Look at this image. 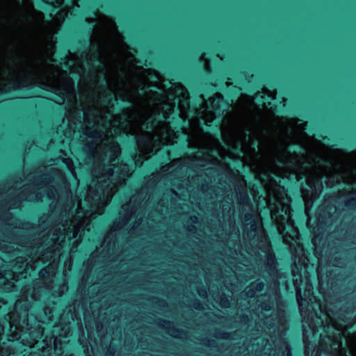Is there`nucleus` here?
<instances>
[{
    "label": "nucleus",
    "mask_w": 356,
    "mask_h": 356,
    "mask_svg": "<svg viewBox=\"0 0 356 356\" xmlns=\"http://www.w3.org/2000/svg\"><path fill=\"white\" fill-rule=\"evenodd\" d=\"M38 6L43 10L50 12H56L61 8V3L58 2V5H55L53 1L49 0H39Z\"/></svg>",
    "instance_id": "f257e3e1"
},
{
    "label": "nucleus",
    "mask_w": 356,
    "mask_h": 356,
    "mask_svg": "<svg viewBox=\"0 0 356 356\" xmlns=\"http://www.w3.org/2000/svg\"><path fill=\"white\" fill-rule=\"evenodd\" d=\"M89 67H97L102 64V60L98 54L92 55L88 60L86 62Z\"/></svg>",
    "instance_id": "f03ea898"
},
{
    "label": "nucleus",
    "mask_w": 356,
    "mask_h": 356,
    "mask_svg": "<svg viewBox=\"0 0 356 356\" xmlns=\"http://www.w3.org/2000/svg\"><path fill=\"white\" fill-rule=\"evenodd\" d=\"M93 24H90V27L88 29V35H87V38L86 39H83V40H78V44L81 47H84V48H86L89 46V43H90V36L91 35V33H92V28H93Z\"/></svg>",
    "instance_id": "7ed1b4c3"
},
{
    "label": "nucleus",
    "mask_w": 356,
    "mask_h": 356,
    "mask_svg": "<svg viewBox=\"0 0 356 356\" xmlns=\"http://www.w3.org/2000/svg\"><path fill=\"white\" fill-rule=\"evenodd\" d=\"M220 103L222 104L223 106H225L226 107H228L229 106V102L226 99H224L222 97H220L218 99L217 102L216 104H214V105H213L214 109L218 112L222 111Z\"/></svg>",
    "instance_id": "20e7f679"
},
{
    "label": "nucleus",
    "mask_w": 356,
    "mask_h": 356,
    "mask_svg": "<svg viewBox=\"0 0 356 356\" xmlns=\"http://www.w3.org/2000/svg\"><path fill=\"white\" fill-rule=\"evenodd\" d=\"M160 122V120L154 119L145 123V127L148 130H153L156 124Z\"/></svg>",
    "instance_id": "39448f33"
},
{
    "label": "nucleus",
    "mask_w": 356,
    "mask_h": 356,
    "mask_svg": "<svg viewBox=\"0 0 356 356\" xmlns=\"http://www.w3.org/2000/svg\"><path fill=\"white\" fill-rule=\"evenodd\" d=\"M269 97V96H266L264 92H257L256 93V98L258 99V101L261 103H264V102Z\"/></svg>",
    "instance_id": "423d86ee"
},
{
    "label": "nucleus",
    "mask_w": 356,
    "mask_h": 356,
    "mask_svg": "<svg viewBox=\"0 0 356 356\" xmlns=\"http://www.w3.org/2000/svg\"><path fill=\"white\" fill-rule=\"evenodd\" d=\"M113 101L115 103L118 104V99L115 97L114 94L112 92H109L104 99V102L106 103H110L111 101Z\"/></svg>",
    "instance_id": "0eeeda50"
},
{
    "label": "nucleus",
    "mask_w": 356,
    "mask_h": 356,
    "mask_svg": "<svg viewBox=\"0 0 356 356\" xmlns=\"http://www.w3.org/2000/svg\"><path fill=\"white\" fill-rule=\"evenodd\" d=\"M66 58H67L66 56H63L60 57V63L63 66H64L65 68L70 69L71 65L69 64L68 62H67Z\"/></svg>",
    "instance_id": "6e6552de"
},
{
    "label": "nucleus",
    "mask_w": 356,
    "mask_h": 356,
    "mask_svg": "<svg viewBox=\"0 0 356 356\" xmlns=\"http://www.w3.org/2000/svg\"><path fill=\"white\" fill-rule=\"evenodd\" d=\"M240 74L242 76L245 78V80H246L247 83H250V79L253 77V74H249L248 73H247L245 71H241L240 72Z\"/></svg>",
    "instance_id": "1a4fd4ad"
},
{
    "label": "nucleus",
    "mask_w": 356,
    "mask_h": 356,
    "mask_svg": "<svg viewBox=\"0 0 356 356\" xmlns=\"http://www.w3.org/2000/svg\"><path fill=\"white\" fill-rule=\"evenodd\" d=\"M233 88H234V91L232 92V96L235 97L239 94V92L242 90V89H241V88H240L239 86H238L236 85L233 86Z\"/></svg>",
    "instance_id": "9d476101"
},
{
    "label": "nucleus",
    "mask_w": 356,
    "mask_h": 356,
    "mask_svg": "<svg viewBox=\"0 0 356 356\" xmlns=\"http://www.w3.org/2000/svg\"><path fill=\"white\" fill-rule=\"evenodd\" d=\"M318 162L321 165H327L330 163V161L325 157L319 156L318 158Z\"/></svg>",
    "instance_id": "9b49d317"
},
{
    "label": "nucleus",
    "mask_w": 356,
    "mask_h": 356,
    "mask_svg": "<svg viewBox=\"0 0 356 356\" xmlns=\"http://www.w3.org/2000/svg\"><path fill=\"white\" fill-rule=\"evenodd\" d=\"M264 284L262 282H259L255 284V289L256 291L260 292L264 289Z\"/></svg>",
    "instance_id": "f8f14e48"
},
{
    "label": "nucleus",
    "mask_w": 356,
    "mask_h": 356,
    "mask_svg": "<svg viewBox=\"0 0 356 356\" xmlns=\"http://www.w3.org/2000/svg\"><path fill=\"white\" fill-rule=\"evenodd\" d=\"M39 275L41 277H48L49 276V270L47 268H42L40 270Z\"/></svg>",
    "instance_id": "ddd939ff"
},
{
    "label": "nucleus",
    "mask_w": 356,
    "mask_h": 356,
    "mask_svg": "<svg viewBox=\"0 0 356 356\" xmlns=\"http://www.w3.org/2000/svg\"><path fill=\"white\" fill-rule=\"evenodd\" d=\"M291 145H292L293 147H296L298 149V151H299V152H300H300H305V147H304V146H302V145H300V144H298V143H293V144H292Z\"/></svg>",
    "instance_id": "4468645a"
},
{
    "label": "nucleus",
    "mask_w": 356,
    "mask_h": 356,
    "mask_svg": "<svg viewBox=\"0 0 356 356\" xmlns=\"http://www.w3.org/2000/svg\"><path fill=\"white\" fill-rule=\"evenodd\" d=\"M356 204V197H353L350 200H349L346 203V207H353Z\"/></svg>",
    "instance_id": "2eb2a0df"
},
{
    "label": "nucleus",
    "mask_w": 356,
    "mask_h": 356,
    "mask_svg": "<svg viewBox=\"0 0 356 356\" xmlns=\"http://www.w3.org/2000/svg\"><path fill=\"white\" fill-rule=\"evenodd\" d=\"M229 305V301L227 298H222L221 302V305L223 307H227Z\"/></svg>",
    "instance_id": "dca6fc26"
},
{
    "label": "nucleus",
    "mask_w": 356,
    "mask_h": 356,
    "mask_svg": "<svg viewBox=\"0 0 356 356\" xmlns=\"http://www.w3.org/2000/svg\"><path fill=\"white\" fill-rule=\"evenodd\" d=\"M341 312L344 313V314H351L353 312V309H351L350 307L348 306L345 309H341Z\"/></svg>",
    "instance_id": "f3484780"
},
{
    "label": "nucleus",
    "mask_w": 356,
    "mask_h": 356,
    "mask_svg": "<svg viewBox=\"0 0 356 356\" xmlns=\"http://www.w3.org/2000/svg\"><path fill=\"white\" fill-rule=\"evenodd\" d=\"M199 295L201 296V297H204L206 295H207V290L205 288H202L200 291H199Z\"/></svg>",
    "instance_id": "a211bd4d"
},
{
    "label": "nucleus",
    "mask_w": 356,
    "mask_h": 356,
    "mask_svg": "<svg viewBox=\"0 0 356 356\" xmlns=\"http://www.w3.org/2000/svg\"><path fill=\"white\" fill-rule=\"evenodd\" d=\"M193 306L195 309H200V306H201V304L199 300H194V302H193Z\"/></svg>",
    "instance_id": "6ab92c4d"
},
{
    "label": "nucleus",
    "mask_w": 356,
    "mask_h": 356,
    "mask_svg": "<svg viewBox=\"0 0 356 356\" xmlns=\"http://www.w3.org/2000/svg\"><path fill=\"white\" fill-rule=\"evenodd\" d=\"M149 87L147 86H141L140 87V91L142 92V93H146L147 92V90H148Z\"/></svg>",
    "instance_id": "aec40b11"
},
{
    "label": "nucleus",
    "mask_w": 356,
    "mask_h": 356,
    "mask_svg": "<svg viewBox=\"0 0 356 356\" xmlns=\"http://www.w3.org/2000/svg\"><path fill=\"white\" fill-rule=\"evenodd\" d=\"M274 110L279 113H286V111L284 109H277V106H275Z\"/></svg>",
    "instance_id": "412c9836"
},
{
    "label": "nucleus",
    "mask_w": 356,
    "mask_h": 356,
    "mask_svg": "<svg viewBox=\"0 0 356 356\" xmlns=\"http://www.w3.org/2000/svg\"><path fill=\"white\" fill-rule=\"evenodd\" d=\"M172 331L174 332V333H176V334H182V333H184L183 331L181 330H177V329H172Z\"/></svg>",
    "instance_id": "4be33fe9"
},
{
    "label": "nucleus",
    "mask_w": 356,
    "mask_h": 356,
    "mask_svg": "<svg viewBox=\"0 0 356 356\" xmlns=\"http://www.w3.org/2000/svg\"><path fill=\"white\" fill-rule=\"evenodd\" d=\"M253 295H254V291H253V290H252V289L249 290V291L247 292V296H248V297H252V296H253Z\"/></svg>",
    "instance_id": "5701e85b"
},
{
    "label": "nucleus",
    "mask_w": 356,
    "mask_h": 356,
    "mask_svg": "<svg viewBox=\"0 0 356 356\" xmlns=\"http://www.w3.org/2000/svg\"><path fill=\"white\" fill-rule=\"evenodd\" d=\"M208 342H209V343L207 344V346H213L215 344V341H213V340L208 339Z\"/></svg>",
    "instance_id": "b1692460"
},
{
    "label": "nucleus",
    "mask_w": 356,
    "mask_h": 356,
    "mask_svg": "<svg viewBox=\"0 0 356 356\" xmlns=\"http://www.w3.org/2000/svg\"><path fill=\"white\" fill-rule=\"evenodd\" d=\"M320 137L324 140H326V141H330V138L327 137V136H324L323 135H321Z\"/></svg>",
    "instance_id": "393cba45"
},
{
    "label": "nucleus",
    "mask_w": 356,
    "mask_h": 356,
    "mask_svg": "<svg viewBox=\"0 0 356 356\" xmlns=\"http://www.w3.org/2000/svg\"><path fill=\"white\" fill-rule=\"evenodd\" d=\"M228 334L226 333V332H222L221 333V336L220 337V338H222V339H226L227 337Z\"/></svg>",
    "instance_id": "a878e982"
},
{
    "label": "nucleus",
    "mask_w": 356,
    "mask_h": 356,
    "mask_svg": "<svg viewBox=\"0 0 356 356\" xmlns=\"http://www.w3.org/2000/svg\"><path fill=\"white\" fill-rule=\"evenodd\" d=\"M204 72H205V73H206L207 74H211V68H206V69L204 70Z\"/></svg>",
    "instance_id": "bb28decb"
},
{
    "label": "nucleus",
    "mask_w": 356,
    "mask_h": 356,
    "mask_svg": "<svg viewBox=\"0 0 356 356\" xmlns=\"http://www.w3.org/2000/svg\"><path fill=\"white\" fill-rule=\"evenodd\" d=\"M264 309L266 312H268L270 309V307L268 305H266L264 307Z\"/></svg>",
    "instance_id": "cd10ccee"
},
{
    "label": "nucleus",
    "mask_w": 356,
    "mask_h": 356,
    "mask_svg": "<svg viewBox=\"0 0 356 356\" xmlns=\"http://www.w3.org/2000/svg\"><path fill=\"white\" fill-rule=\"evenodd\" d=\"M122 101L125 103L127 105H129L131 104V102L129 99H123Z\"/></svg>",
    "instance_id": "c85d7f7f"
},
{
    "label": "nucleus",
    "mask_w": 356,
    "mask_h": 356,
    "mask_svg": "<svg viewBox=\"0 0 356 356\" xmlns=\"http://www.w3.org/2000/svg\"><path fill=\"white\" fill-rule=\"evenodd\" d=\"M163 322L165 325H167L168 326L171 325V323L170 321L163 320Z\"/></svg>",
    "instance_id": "c756f323"
},
{
    "label": "nucleus",
    "mask_w": 356,
    "mask_h": 356,
    "mask_svg": "<svg viewBox=\"0 0 356 356\" xmlns=\"http://www.w3.org/2000/svg\"><path fill=\"white\" fill-rule=\"evenodd\" d=\"M241 318H242V320H243L244 321H248V316H245V315L241 317Z\"/></svg>",
    "instance_id": "7c9ffc66"
},
{
    "label": "nucleus",
    "mask_w": 356,
    "mask_h": 356,
    "mask_svg": "<svg viewBox=\"0 0 356 356\" xmlns=\"http://www.w3.org/2000/svg\"><path fill=\"white\" fill-rule=\"evenodd\" d=\"M113 354V351H112L111 350H109L108 351V353H106V355H107V356H111V355H112Z\"/></svg>",
    "instance_id": "2f4dec72"
},
{
    "label": "nucleus",
    "mask_w": 356,
    "mask_h": 356,
    "mask_svg": "<svg viewBox=\"0 0 356 356\" xmlns=\"http://www.w3.org/2000/svg\"><path fill=\"white\" fill-rule=\"evenodd\" d=\"M251 218V216L250 214L248 213L246 216H245V219L247 220H250Z\"/></svg>",
    "instance_id": "473e14b6"
},
{
    "label": "nucleus",
    "mask_w": 356,
    "mask_h": 356,
    "mask_svg": "<svg viewBox=\"0 0 356 356\" xmlns=\"http://www.w3.org/2000/svg\"><path fill=\"white\" fill-rule=\"evenodd\" d=\"M159 302L163 303V306H164V307H165V306H166V304H165V302L164 301H163V300H159Z\"/></svg>",
    "instance_id": "72a5a7b5"
},
{
    "label": "nucleus",
    "mask_w": 356,
    "mask_h": 356,
    "mask_svg": "<svg viewBox=\"0 0 356 356\" xmlns=\"http://www.w3.org/2000/svg\"><path fill=\"white\" fill-rule=\"evenodd\" d=\"M103 81H104V83H105V85H106V84H107V81H106V79H105V78H104V79H103Z\"/></svg>",
    "instance_id": "f704fd0d"
},
{
    "label": "nucleus",
    "mask_w": 356,
    "mask_h": 356,
    "mask_svg": "<svg viewBox=\"0 0 356 356\" xmlns=\"http://www.w3.org/2000/svg\"><path fill=\"white\" fill-rule=\"evenodd\" d=\"M209 85H211V86H213V87H214V86H216V84H215V83H212V82H211V83H209Z\"/></svg>",
    "instance_id": "c9c22d12"
},
{
    "label": "nucleus",
    "mask_w": 356,
    "mask_h": 356,
    "mask_svg": "<svg viewBox=\"0 0 356 356\" xmlns=\"http://www.w3.org/2000/svg\"><path fill=\"white\" fill-rule=\"evenodd\" d=\"M196 219H197V218H196V217H193V218H191V220H192L193 222H195V220H196Z\"/></svg>",
    "instance_id": "e433bc0d"
},
{
    "label": "nucleus",
    "mask_w": 356,
    "mask_h": 356,
    "mask_svg": "<svg viewBox=\"0 0 356 356\" xmlns=\"http://www.w3.org/2000/svg\"><path fill=\"white\" fill-rule=\"evenodd\" d=\"M244 198H245V200H249V198H248V195H245Z\"/></svg>",
    "instance_id": "4c0bfd02"
},
{
    "label": "nucleus",
    "mask_w": 356,
    "mask_h": 356,
    "mask_svg": "<svg viewBox=\"0 0 356 356\" xmlns=\"http://www.w3.org/2000/svg\"><path fill=\"white\" fill-rule=\"evenodd\" d=\"M145 61H146V60H145ZM144 64H145V65H152L151 63H148V64H147V63H146V62H145V63H144Z\"/></svg>",
    "instance_id": "58836bf2"
},
{
    "label": "nucleus",
    "mask_w": 356,
    "mask_h": 356,
    "mask_svg": "<svg viewBox=\"0 0 356 356\" xmlns=\"http://www.w3.org/2000/svg\"><path fill=\"white\" fill-rule=\"evenodd\" d=\"M268 105L270 106L271 105V102H268Z\"/></svg>",
    "instance_id": "ea45409f"
},
{
    "label": "nucleus",
    "mask_w": 356,
    "mask_h": 356,
    "mask_svg": "<svg viewBox=\"0 0 356 356\" xmlns=\"http://www.w3.org/2000/svg\"><path fill=\"white\" fill-rule=\"evenodd\" d=\"M355 303H356V300L353 303V305Z\"/></svg>",
    "instance_id": "a19ab883"
}]
</instances>
